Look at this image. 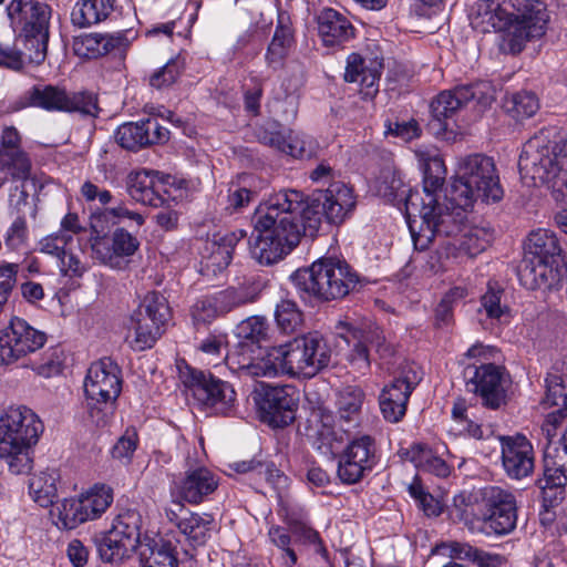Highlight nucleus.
Instances as JSON below:
<instances>
[{
    "instance_id": "obj_1",
    "label": "nucleus",
    "mask_w": 567,
    "mask_h": 567,
    "mask_svg": "<svg viewBox=\"0 0 567 567\" xmlns=\"http://www.w3.org/2000/svg\"><path fill=\"white\" fill-rule=\"evenodd\" d=\"M445 175L446 168L442 158L426 157L425 196L412 194L406 203L408 225L414 246L416 249L423 250L435 237H446L444 246L447 254L455 255L458 251L471 257L476 256L488 246L489 236L482 228L465 225L467 212H464V217L456 231H441V219L449 226L451 221H449L447 215L452 214V208L447 204L441 203L440 193Z\"/></svg>"
},
{
    "instance_id": "obj_2",
    "label": "nucleus",
    "mask_w": 567,
    "mask_h": 567,
    "mask_svg": "<svg viewBox=\"0 0 567 567\" xmlns=\"http://www.w3.org/2000/svg\"><path fill=\"white\" fill-rule=\"evenodd\" d=\"M306 196L296 189L271 194L255 210L254 229L249 238L251 257L260 265L270 266L290 254L309 236L306 229Z\"/></svg>"
},
{
    "instance_id": "obj_3",
    "label": "nucleus",
    "mask_w": 567,
    "mask_h": 567,
    "mask_svg": "<svg viewBox=\"0 0 567 567\" xmlns=\"http://www.w3.org/2000/svg\"><path fill=\"white\" fill-rule=\"evenodd\" d=\"M503 195L504 190L492 157L480 153L462 157L457 164L456 176L445 189L441 202L452 208V214L447 215L451 224L447 226L441 220V231H456L464 212L472 209L477 199L496 203Z\"/></svg>"
},
{
    "instance_id": "obj_4",
    "label": "nucleus",
    "mask_w": 567,
    "mask_h": 567,
    "mask_svg": "<svg viewBox=\"0 0 567 567\" xmlns=\"http://www.w3.org/2000/svg\"><path fill=\"white\" fill-rule=\"evenodd\" d=\"M518 169L527 185H545L557 202L564 200L567 197V141L559 144L550 138V131L542 130L523 145ZM555 221L567 234V209L557 213Z\"/></svg>"
},
{
    "instance_id": "obj_5",
    "label": "nucleus",
    "mask_w": 567,
    "mask_h": 567,
    "mask_svg": "<svg viewBox=\"0 0 567 567\" xmlns=\"http://www.w3.org/2000/svg\"><path fill=\"white\" fill-rule=\"evenodd\" d=\"M565 275L563 249L557 235L546 228L532 230L524 246L518 279L529 290L560 288Z\"/></svg>"
},
{
    "instance_id": "obj_6",
    "label": "nucleus",
    "mask_w": 567,
    "mask_h": 567,
    "mask_svg": "<svg viewBox=\"0 0 567 567\" xmlns=\"http://www.w3.org/2000/svg\"><path fill=\"white\" fill-rule=\"evenodd\" d=\"M43 431L39 416L24 405L10 406L0 417V458L16 475L29 474L33 446Z\"/></svg>"
},
{
    "instance_id": "obj_7",
    "label": "nucleus",
    "mask_w": 567,
    "mask_h": 567,
    "mask_svg": "<svg viewBox=\"0 0 567 567\" xmlns=\"http://www.w3.org/2000/svg\"><path fill=\"white\" fill-rule=\"evenodd\" d=\"M290 281L301 299L330 301L353 291L360 277L346 260L324 257L312 262L309 268L296 270Z\"/></svg>"
},
{
    "instance_id": "obj_8",
    "label": "nucleus",
    "mask_w": 567,
    "mask_h": 567,
    "mask_svg": "<svg viewBox=\"0 0 567 567\" xmlns=\"http://www.w3.org/2000/svg\"><path fill=\"white\" fill-rule=\"evenodd\" d=\"M7 14L17 41L28 51L31 63L41 64L47 56L52 8L41 0H11Z\"/></svg>"
},
{
    "instance_id": "obj_9",
    "label": "nucleus",
    "mask_w": 567,
    "mask_h": 567,
    "mask_svg": "<svg viewBox=\"0 0 567 567\" xmlns=\"http://www.w3.org/2000/svg\"><path fill=\"white\" fill-rule=\"evenodd\" d=\"M122 371L111 358L93 362L84 380V394L89 416L96 426H104L113 415L122 391Z\"/></svg>"
},
{
    "instance_id": "obj_10",
    "label": "nucleus",
    "mask_w": 567,
    "mask_h": 567,
    "mask_svg": "<svg viewBox=\"0 0 567 567\" xmlns=\"http://www.w3.org/2000/svg\"><path fill=\"white\" fill-rule=\"evenodd\" d=\"M306 229L315 236L323 218L330 224H340L355 207V197L342 182H333L327 189L316 190L306 199Z\"/></svg>"
},
{
    "instance_id": "obj_11",
    "label": "nucleus",
    "mask_w": 567,
    "mask_h": 567,
    "mask_svg": "<svg viewBox=\"0 0 567 567\" xmlns=\"http://www.w3.org/2000/svg\"><path fill=\"white\" fill-rule=\"evenodd\" d=\"M169 318V307L166 298L159 292L152 291L144 296L142 302L131 316L128 334L131 347L142 351L152 348L164 331Z\"/></svg>"
},
{
    "instance_id": "obj_12",
    "label": "nucleus",
    "mask_w": 567,
    "mask_h": 567,
    "mask_svg": "<svg viewBox=\"0 0 567 567\" xmlns=\"http://www.w3.org/2000/svg\"><path fill=\"white\" fill-rule=\"evenodd\" d=\"M24 106L43 109L49 112L80 113L84 116L97 117L100 107L96 94L89 91L68 92L52 84H37L24 95Z\"/></svg>"
},
{
    "instance_id": "obj_13",
    "label": "nucleus",
    "mask_w": 567,
    "mask_h": 567,
    "mask_svg": "<svg viewBox=\"0 0 567 567\" xmlns=\"http://www.w3.org/2000/svg\"><path fill=\"white\" fill-rule=\"evenodd\" d=\"M183 378L200 409L219 415H230L235 411L237 394L229 382L190 368Z\"/></svg>"
},
{
    "instance_id": "obj_14",
    "label": "nucleus",
    "mask_w": 567,
    "mask_h": 567,
    "mask_svg": "<svg viewBox=\"0 0 567 567\" xmlns=\"http://www.w3.org/2000/svg\"><path fill=\"white\" fill-rule=\"evenodd\" d=\"M464 373L467 390L480 396L484 406L497 410L506 403L511 381L504 368L493 362L473 363Z\"/></svg>"
},
{
    "instance_id": "obj_15",
    "label": "nucleus",
    "mask_w": 567,
    "mask_h": 567,
    "mask_svg": "<svg viewBox=\"0 0 567 567\" xmlns=\"http://www.w3.org/2000/svg\"><path fill=\"white\" fill-rule=\"evenodd\" d=\"M47 342L44 332L13 317L0 329V367L11 365L37 352Z\"/></svg>"
},
{
    "instance_id": "obj_16",
    "label": "nucleus",
    "mask_w": 567,
    "mask_h": 567,
    "mask_svg": "<svg viewBox=\"0 0 567 567\" xmlns=\"http://www.w3.org/2000/svg\"><path fill=\"white\" fill-rule=\"evenodd\" d=\"M285 344L290 377L312 378L330 363L331 349L318 334L296 338Z\"/></svg>"
},
{
    "instance_id": "obj_17",
    "label": "nucleus",
    "mask_w": 567,
    "mask_h": 567,
    "mask_svg": "<svg viewBox=\"0 0 567 567\" xmlns=\"http://www.w3.org/2000/svg\"><path fill=\"white\" fill-rule=\"evenodd\" d=\"M254 401L262 421L284 427L293 422L299 399L295 386L260 383L254 391Z\"/></svg>"
},
{
    "instance_id": "obj_18",
    "label": "nucleus",
    "mask_w": 567,
    "mask_h": 567,
    "mask_svg": "<svg viewBox=\"0 0 567 567\" xmlns=\"http://www.w3.org/2000/svg\"><path fill=\"white\" fill-rule=\"evenodd\" d=\"M482 495V532L496 536L512 533L517 523V506L514 495L499 486L485 487Z\"/></svg>"
},
{
    "instance_id": "obj_19",
    "label": "nucleus",
    "mask_w": 567,
    "mask_h": 567,
    "mask_svg": "<svg viewBox=\"0 0 567 567\" xmlns=\"http://www.w3.org/2000/svg\"><path fill=\"white\" fill-rule=\"evenodd\" d=\"M377 462L374 439L370 435L353 437L338 456L337 475L344 484H355L373 470Z\"/></svg>"
},
{
    "instance_id": "obj_20",
    "label": "nucleus",
    "mask_w": 567,
    "mask_h": 567,
    "mask_svg": "<svg viewBox=\"0 0 567 567\" xmlns=\"http://www.w3.org/2000/svg\"><path fill=\"white\" fill-rule=\"evenodd\" d=\"M257 293L249 287H230L212 296H204L193 305L190 315L195 326L208 324L217 317L231 310L251 303Z\"/></svg>"
},
{
    "instance_id": "obj_21",
    "label": "nucleus",
    "mask_w": 567,
    "mask_h": 567,
    "mask_svg": "<svg viewBox=\"0 0 567 567\" xmlns=\"http://www.w3.org/2000/svg\"><path fill=\"white\" fill-rule=\"evenodd\" d=\"M175 184L176 179L171 175L161 176L158 172L141 169L127 175L126 192L137 203L159 207L175 199L169 189Z\"/></svg>"
},
{
    "instance_id": "obj_22",
    "label": "nucleus",
    "mask_w": 567,
    "mask_h": 567,
    "mask_svg": "<svg viewBox=\"0 0 567 567\" xmlns=\"http://www.w3.org/2000/svg\"><path fill=\"white\" fill-rule=\"evenodd\" d=\"M548 19L546 6L536 4L534 12L513 9L501 49L506 53H519L528 40L540 38L545 33Z\"/></svg>"
},
{
    "instance_id": "obj_23",
    "label": "nucleus",
    "mask_w": 567,
    "mask_h": 567,
    "mask_svg": "<svg viewBox=\"0 0 567 567\" xmlns=\"http://www.w3.org/2000/svg\"><path fill=\"white\" fill-rule=\"evenodd\" d=\"M347 342L351 346L347 361L351 369L360 374H365L371 365L369 347L373 348L381 359H388L394 353L393 347L385 341L379 327L353 329Z\"/></svg>"
},
{
    "instance_id": "obj_24",
    "label": "nucleus",
    "mask_w": 567,
    "mask_h": 567,
    "mask_svg": "<svg viewBox=\"0 0 567 567\" xmlns=\"http://www.w3.org/2000/svg\"><path fill=\"white\" fill-rule=\"evenodd\" d=\"M32 162L22 147V136L14 126H4L0 133V172L13 182L31 177Z\"/></svg>"
},
{
    "instance_id": "obj_25",
    "label": "nucleus",
    "mask_w": 567,
    "mask_h": 567,
    "mask_svg": "<svg viewBox=\"0 0 567 567\" xmlns=\"http://www.w3.org/2000/svg\"><path fill=\"white\" fill-rule=\"evenodd\" d=\"M140 241L124 228H117L111 236H95L91 238L93 257L101 264L110 267H120L121 259L135 254Z\"/></svg>"
},
{
    "instance_id": "obj_26",
    "label": "nucleus",
    "mask_w": 567,
    "mask_h": 567,
    "mask_svg": "<svg viewBox=\"0 0 567 567\" xmlns=\"http://www.w3.org/2000/svg\"><path fill=\"white\" fill-rule=\"evenodd\" d=\"M219 486V476L206 466L189 467L175 482L178 497L192 505H198L209 499Z\"/></svg>"
},
{
    "instance_id": "obj_27",
    "label": "nucleus",
    "mask_w": 567,
    "mask_h": 567,
    "mask_svg": "<svg viewBox=\"0 0 567 567\" xmlns=\"http://www.w3.org/2000/svg\"><path fill=\"white\" fill-rule=\"evenodd\" d=\"M383 69L382 59L372 54L351 53L347 58L344 80L359 83L365 97H373L379 91V81Z\"/></svg>"
},
{
    "instance_id": "obj_28",
    "label": "nucleus",
    "mask_w": 567,
    "mask_h": 567,
    "mask_svg": "<svg viewBox=\"0 0 567 567\" xmlns=\"http://www.w3.org/2000/svg\"><path fill=\"white\" fill-rule=\"evenodd\" d=\"M502 444V463L506 474L515 480L528 476L534 470V451L525 436L497 437Z\"/></svg>"
},
{
    "instance_id": "obj_29",
    "label": "nucleus",
    "mask_w": 567,
    "mask_h": 567,
    "mask_svg": "<svg viewBox=\"0 0 567 567\" xmlns=\"http://www.w3.org/2000/svg\"><path fill=\"white\" fill-rule=\"evenodd\" d=\"M318 35L327 48H340L354 38L355 29L350 20L332 8H326L317 16Z\"/></svg>"
},
{
    "instance_id": "obj_30",
    "label": "nucleus",
    "mask_w": 567,
    "mask_h": 567,
    "mask_svg": "<svg viewBox=\"0 0 567 567\" xmlns=\"http://www.w3.org/2000/svg\"><path fill=\"white\" fill-rule=\"evenodd\" d=\"M364 399L365 393L359 386L348 385L338 392L336 400V426L343 434H350L359 427Z\"/></svg>"
},
{
    "instance_id": "obj_31",
    "label": "nucleus",
    "mask_w": 567,
    "mask_h": 567,
    "mask_svg": "<svg viewBox=\"0 0 567 567\" xmlns=\"http://www.w3.org/2000/svg\"><path fill=\"white\" fill-rule=\"evenodd\" d=\"M257 138L261 144L295 158L311 157L313 154L310 140L292 132L279 131L276 125L260 128L257 133Z\"/></svg>"
},
{
    "instance_id": "obj_32",
    "label": "nucleus",
    "mask_w": 567,
    "mask_h": 567,
    "mask_svg": "<svg viewBox=\"0 0 567 567\" xmlns=\"http://www.w3.org/2000/svg\"><path fill=\"white\" fill-rule=\"evenodd\" d=\"M295 44L296 38L291 19L286 11L279 10L274 35L265 53L267 66L275 71L284 68Z\"/></svg>"
},
{
    "instance_id": "obj_33",
    "label": "nucleus",
    "mask_w": 567,
    "mask_h": 567,
    "mask_svg": "<svg viewBox=\"0 0 567 567\" xmlns=\"http://www.w3.org/2000/svg\"><path fill=\"white\" fill-rule=\"evenodd\" d=\"M416 156L419 157L420 165L423 169V182L425 181V165H426V157L430 156H436L439 158H442L436 150H429V151H416ZM377 189L380 195L383 197H388L392 200L398 202H404V207L406 208L408 198L412 194H419L421 197L425 196V192L421 194L419 190H412L408 188L403 179L401 178V175L393 168L386 167L381 171L380 176L377 179ZM405 216L408 217V214L405 213Z\"/></svg>"
},
{
    "instance_id": "obj_34",
    "label": "nucleus",
    "mask_w": 567,
    "mask_h": 567,
    "mask_svg": "<svg viewBox=\"0 0 567 567\" xmlns=\"http://www.w3.org/2000/svg\"><path fill=\"white\" fill-rule=\"evenodd\" d=\"M538 486L543 489L544 498L548 492L555 489V498L559 495L563 499L564 486L567 484V452L561 449H547L544 454V476L538 480Z\"/></svg>"
},
{
    "instance_id": "obj_35",
    "label": "nucleus",
    "mask_w": 567,
    "mask_h": 567,
    "mask_svg": "<svg viewBox=\"0 0 567 567\" xmlns=\"http://www.w3.org/2000/svg\"><path fill=\"white\" fill-rule=\"evenodd\" d=\"M545 396L543 403L557 411L548 415L547 421L554 422L567 416V367L564 363L555 364L545 379Z\"/></svg>"
},
{
    "instance_id": "obj_36",
    "label": "nucleus",
    "mask_w": 567,
    "mask_h": 567,
    "mask_svg": "<svg viewBox=\"0 0 567 567\" xmlns=\"http://www.w3.org/2000/svg\"><path fill=\"white\" fill-rule=\"evenodd\" d=\"M94 543L101 559L105 563L121 561L131 553L138 551L140 546L134 540H128V536L113 525L109 530L96 535Z\"/></svg>"
},
{
    "instance_id": "obj_37",
    "label": "nucleus",
    "mask_w": 567,
    "mask_h": 567,
    "mask_svg": "<svg viewBox=\"0 0 567 567\" xmlns=\"http://www.w3.org/2000/svg\"><path fill=\"white\" fill-rule=\"evenodd\" d=\"M137 555L141 567H178L177 546L169 538L145 540Z\"/></svg>"
},
{
    "instance_id": "obj_38",
    "label": "nucleus",
    "mask_w": 567,
    "mask_h": 567,
    "mask_svg": "<svg viewBox=\"0 0 567 567\" xmlns=\"http://www.w3.org/2000/svg\"><path fill=\"white\" fill-rule=\"evenodd\" d=\"M116 9L117 0H79L71 12V21L79 28H89L111 19Z\"/></svg>"
},
{
    "instance_id": "obj_39",
    "label": "nucleus",
    "mask_w": 567,
    "mask_h": 567,
    "mask_svg": "<svg viewBox=\"0 0 567 567\" xmlns=\"http://www.w3.org/2000/svg\"><path fill=\"white\" fill-rule=\"evenodd\" d=\"M464 105L466 103L461 86L441 92L431 103L433 122H437L440 130L447 131L450 128V120Z\"/></svg>"
},
{
    "instance_id": "obj_40",
    "label": "nucleus",
    "mask_w": 567,
    "mask_h": 567,
    "mask_svg": "<svg viewBox=\"0 0 567 567\" xmlns=\"http://www.w3.org/2000/svg\"><path fill=\"white\" fill-rule=\"evenodd\" d=\"M214 527L215 519L210 514L187 512L185 517L178 520V530L193 547L205 545Z\"/></svg>"
},
{
    "instance_id": "obj_41",
    "label": "nucleus",
    "mask_w": 567,
    "mask_h": 567,
    "mask_svg": "<svg viewBox=\"0 0 567 567\" xmlns=\"http://www.w3.org/2000/svg\"><path fill=\"white\" fill-rule=\"evenodd\" d=\"M60 473L55 468H47L34 474L29 482V493L41 507L53 505L58 497Z\"/></svg>"
},
{
    "instance_id": "obj_42",
    "label": "nucleus",
    "mask_w": 567,
    "mask_h": 567,
    "mask_svg": "<svg viewBox=\"0 0 567 567\" xmlns=\"http://www.w3.org/2000/svg\"><path fill=\"white\" fill-rule=\"evenodd\" d=\"M406 458L421 471L432 473L439 477L450 475V466L424 443H414L405 452Z\"/></svg>"
},
{
    "instance_id": "obj_43",
    "label": "nucleus",
    "mask_w": 567,
    "mask_h": 567,
    "mask_svg": "<svg viewBox=\"0 0 567 567\" xmlns=\"http://www.w3.org/2000/svg\"><path fill=\"white\" fill-rule=\"evenodd\" d=\"M256 178L252 175L244 174L238 176L237 182H231L226 196L225 210L233 214L248 206L252 198L257 195V190L252 187Z\"/></svg>"
},
{
    "instance_id": "obj_44",
    "label": "nucleus",
    "mask_w": 567,
    "mask_h": 567,
    "mask_svg": "<svg viewBox=\"0 0 567 567\" xmlns=\"http://www.w3.org/2000/svg\"><path fill=\"white\" fill-rule=\"evenodd\" d=\"M421 381V375L413 365L404 368L400 375L384 385L379 398L409 401L411 393Z\"/></svg>"
},
{
    "instance_id": "obj_45",
    "label": "nucleus",
    "mask_w": 567,
    "mask_h": 567,
    "mask_svg": "<svg viewBox=\"0 0 567 567\" xmlns=\"http://www.w3.org/2000/svg\"><path fill=\"white\" fill-rule=\"evenodd\" d=\"M256 371V378L290 377L286 344L270 348L261 358H258Z\"/></svg>"
},
{
    "instance_id": "obj_46",
    "label": "nucleus",
    "mask_w": 567,
    "mask_h": 567,
    "mask_svg": "<svg viewBox=\"0 0 567 567\" xmlns=\"http://www.w3.org/2000/svg\"><path fill=\"white\" fill-rule=\"evenodd\" d=\"M51 515L56 517L55 525L63 529H74L87 522V512L84 511L80 497L64 498L55 506Z\"/></svg>"
},
{
    "instance_id": "obj_47",
    "label": "nucleus",
    "mask_w": 567,
    "mask_h": 567,
    "mask_svg": "<svg viewBox=\"0 0 567 567\" xmlns=\"http://www.w3.org/2000/svg\"><path fill=\"white\" fill-rule=\"evenodd\" d=\"M236 334L241 340L243 349L249 344L260 346L262 342L269 341L270 326L265 317L252 316L236 327Z\"/></svg>"
},
{
    "instance_id": "obj_48",
    "label": "nucleus",
    "mask_w": 567,
    "mask_h": 567,
    "mask_svg": "<svg viewBox=\"0 0 567 567\" xmlns=\"http://www.w3.org/2000/svg\"><path fill=\"white\" fill-rule=\"evenodd\" d=\"M84 511L87 512V520L99 517L111 506L113 502V491L104 484L94 485L86 493L80 496Z\"/></svg>"
},
{
    "instance_id": "obj_49",
    "label": "nucleus",
    "mask_w": 567,
    "mask_h": 567,
    "mask_svg": "<svg viewBox=\"0 0 567 567\" xmlns=\"http://www.w3.org/2000/svg\"><path fill=\"white\" fill-rule=\"evenodd\" d=\"M114 137L121 147L128 151H138L150 145L145 121L127 122L120 125Z\"/></svg>"
},
{
    "instance_id": "obj_50",
    "label": "nucleus",
    "mask_w": 567,
    "mask_h": 567,
    "mask_svg": "<svg viewBox=\"0 0 567 567\" xmlns=\"http://www.w3.org/2000/svg\"><path fill=\"white\" fill-rule=\"evenodd\" d=\"M506 112L515 120L532 117L539 109L538 97L528 91L513 94L505 101Z\"/></svg>"
},
{
    "instance_id": "obj_51",
    "label": "nucleus",
    "mask_w": 567,
    "mask_h": 567,
    "mask_svg": "<svg viewBox=\"0 0 567 567\" xmlns=\"http://www.w3.org/2000/svg\"><path fill=\"white\" fill-rule=\"evenodd\" d=\"M339 429L322 425L313 440V447L327 457L339 456L342 452L344 437Z\"/></svg>"
},
{
    "instance_id": "obj_52",
    "label": "nucleus",
    "mask_w": 567,
    "mask_h": 567,
    "mask_svg": "<svg viewBox=\"0 0 567 567\" xmlns=\"http://www.w3.org/2000/svg\"><path fill=\"white\" fill-rule=\"evenodd\" d=\"M184 68L185 61L183 58L175 56L168 60L165 65L150 76V85L157 90L169 87L178 80Z\"/></svg>"
},
{
    "instance_id": "obj_53",
    "label": "nucleus",
    "mask_w": 567,
    "mask_h": 567,
    "mask_svg": "<svg viewBox=\"0 0 567 567\" xmlns=\"http://www.w3.org/2000/svg\"><path fill=\"white\" fill-rule=\"evenodd\" d=\"M275 318L278 327L286 333L296 331L302 323V312L295 301L282 299L276 307Z\"/></svg>"
},
{
    "instance_id": "obj_54",
    "label": "nucleus",
    "mask_w": 567,
    "mask_h": 567,
    "mask_svg": "<svg viewBox=\"0 0 567 567\" xmlns=\"http://www.w3.org/2000/svg\"><path fill=\"white\" fill-rule=\"evenodd\" d=\"M63 361V351L60 348H50L40 361H33L30 367L37 374L51 378L61 373Z\"/></svg>"
},
{
    "instance_id": "obj_55",
    "label": "nucleus",
    "mask_w": 567,
    "mask_h": 567,
    "mask_svg": "<svg viewBox=\"0 0 567 567\" xmlns=\"http://www.w3.org/2000/svg\"><path fill=\"white\" fill-rule=\"evenodd\" d=\"M269 538L271 543L281 549V560L284 567H295L298 560L297 554L291 548V536L289 533L280 526H272L269 529Z\"/></svg>"
},
{
    "instance_id": "obj_56",
    "label": "nucleus",
    "mask_w": 567,
    "mask_h": 567,
    "mask_svg": "<svg viewBox=\"0 0 567 567\" xmlns=\"http://www.w3.org/2000/svg\"><path fill=\"white\" fill-rule=\"evenodd\" d=\"M112 525L123 534H126L128 540H134L137 545L144 543L141 542L142 516L138 512L133 509L125 511L115 517Z\"/></svg>"
},
{
    "instance_id": "obj_57",
    "label": "nucleus",
    "mask_w": 567,
    "mask_h": 567,
    "mask_svg": "<svg viewBox=\"0 0 567 567\" xmlns=\"http://www.w3.org/2000/svg\"><path fill=\"white\" fill-rule=\"evenodd\" d=\"M465 103L475 101L485 109L495 100V91L489 82L481 81L468 85H461Z\"/></svg>"
},
{
    "instance_id": "obj_58",
    "label": "nucleus",
    "mask_w": 567,
    "mask_h": 567,
    "mask_svg": "<svg viewBox=\"0 0 567 567\" xmlns=\"http://www.w3.org/2000/svg\"><path fill=\"white\" fill-rule=\"evenodd\" d=\"M225 361L227 367L233 371L238 373L240 377H252L256 378L255 372L257 368V359H252L251 357L245 353V348L240 347V351H233L230 353H226Z\"/></svg>"
},
{
    "instance_id": "obj_59",
    "label": "nucleus",
    "mask_w": 567,
    "mask_h": 567,
    "mask_svg": "<svg viewBox=\"0 0 567 567\" xmlns=\"http://www.w3.org/2000/svg\"><path fill=\"white\" fill-rule=\"evenodd\" d=\"M60 274L69 278H81L89 270V264L80 255L66 249L58 260Z\"/></svg>"
},
{
    "instance_id": "obj_60",
    "label": "nucleus",
    "mask_w": 567,
    "mask_h": 567,
    "mask_svg": "<svg viewBox=\"0 0 567 567\" xmlns=\"http://www.w3.org/2000/svg\"><path fill=\"white\" fill-rule=\"evenodd\" d=\"M102 33H90L76 38L73 42L74 52L87 59H95L102 55H105L102 52Z\"/></svg>"
},
{
    "instance_id": "obj_61",
    "label": "nucleus",
    "mask_w": 567,
    "mask_h": 567,
    "mask_svg": "<svg viewBox=\"0 0 567 567\" xmlns=\"http://www.w3.org/2000/svg\"><path fill=\"white\" fill-rule=\"evenodd\" d=\"M502 290H487L481 299V309L484 311L487 318L492 320L501 321L503 317L508 313L507 306L502 302Z\"/></svg>"
},
{
    "instance_id": "obj_62",
    "label": "nucleus",
    "mask_w": 567,
    "mask_h": 567,
    "mask_svg": "<svg viewBox=\"0 0 567 567\" xmlns=\"http://www.w3.org/2000/svg\"><path fill=\"white\" fill-rule=\"evenodd\" d=\"M73 241V236L66 233L58 231L45 236L39 241V250L51 255L58 260L64 254L66 247Z\"/></svg>"
},
{
    "instance_id": "obj_63",
    "label": "nucleus",
    "mask_w": 567,
    "mask_h": 567,
    "mask_svg": "<svg viewBox=\"0 0 567 567\" xmlns=\"http://www.w3.org/2000/svg\"><path fill=\"white\" fill-rule=\"evenodd\" d=\"M19 271L18 264L0 262V312L8 302L10 295L16 287Z\"/></svg>"
},
{
    "instance_id": "obj_64",
    "label": "nucleus",
    "mask_w": 567,
    "mask_h": 567,
    "mask_svg": "<svg viewBox=\"0 0 567 567\" xmlns=\"http://www.w3.org/2000/svg\"><path fill=\"white\" fill-rule=\"evenodd\" d=\"M4 245L11 250L21 248L28 239V225L24 217H17L4 234Z\"/></svg>"
}]
</instances>
